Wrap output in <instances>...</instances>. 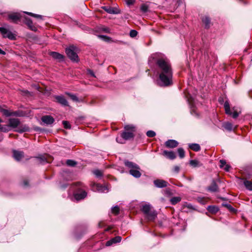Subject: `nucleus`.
Wrapping results in <instances>:
<instances>
[{
  "label": "nucleus",
  "instance_id": "obj_1",
  "mask_svg": "<svg viewBox=\"0 0 252 252\" xmlns=\"http://www.w3.org/2000/svg\"><path fill=\"white\" fill-rule=\"evenodd\" d=\"M156 64L158 74V85L164 87L172 85L173 72L170 61L165 57H159L156 59Z\"/></svg>",
  "mask_w": 252,
  "mask_h": 252
},
{
  "label": "nucleus",
  "instance_id": "obj_2",
  "mask_svg": "<svg viewBox=\"0 0 252 252\" xmlns=\"http://www.w3.org/2000/svg\"><path fill=\"white\" fill-rule=\"evenodd\" d=\"M124 130L120 134L121 138L125 140H130L135 137V133L136 131V127L132 125H126Z\"/></svg>",
  "mask_w": 252,
  "mask_h": 252
},
{
  "label": "nucleus",
  "instance_id": "obj_3",
  "mask_svg": "<svg viewBox=\"0 0 252 252\" xmlns=\"http://www.w3.org/2000/svg\"><path fill=\"white\" fill-rule=\"evenodd\" d=\"M124 163L126 166L130 168L129 173L130 175L136 178L140 177L141 176V173L140 172V168L137 164L127 160L125 161Z\"/></svg>",
  "mask_w": 252,
  "mask_h": 252
},
{
  "label": "nucleus",
  "instance_id": "obj_4",
  "mask_svg": "<svg viewBox=\"0 0 252 252\" xmlns=\"http://www.w3.org/2000/svg\"><path fill=\"white\" fill-rule=\"evenodd\" d=\"M76 50L77 47L73 45H71L67 47L65 51L68 58L74 62H78L79 61Z\"/></svg>",
  "mask_w": 252,
  "mask_h": 252
},
{
  "label": "nucleus",
  "instance_id": "obj_5",
  "mask_svg": "<svg viewBox=\"0 0 252 252\" xmlns=\"http://www.w3.org/2000/svg\"><path fill=\"white\" fill-rule=\"evenodd\" d=\"M37 159L38 164H44L46 163H50L53 160L52 158L47 155H40L38 157H35Z\"/></svg>",
  "mask_w": 252,
  "mask_h": 252
},
{
  "label": "nucleus",
  "instance_id": "obj_6",
  "mask_svg": "<svg viewBox=\"0 0 252 252\" xmlns=\"http://www.w3.org/2000/svg\"><path fill=\"white\" fill-rule=\"evenodd\" d=\"M0 32L3 38H8L11 40H14L16 38L15 35L5 28L0 27Z\"/></svg>",
  "mask_w": 252,
  "mask_h": 252
},
{
  "label": "nucleus",
  "instance_id": "obj_7",
  "mask_svg": "<svg viewBox=\"0 0 252 252\" xmlns=\"http://www.w3.org/2000/svg\"><path fill=\"white\" fill-rule=\"evenodd\" d=\"M87 192L82 189H78L76 192L74 193V197L77 201L84 199L87 196Z\"/></svg>",
  "mask_w": 252,
  "mask_h": 252
},
{
  "label": "nucleus",
  "instance_id": "obj_8",
  "mask_svg": "<svg viewBox=\"0 0 252 252\" xmlns=\"http://www.w3.org/2000/svg\"><path fill=\"white\" fill-rule=\"evenodd\" d=\"M22 17V16L19 13H13L9 14L8 16V19L14 23H17Z\"/></svg>",
  "mask_w": 252,
  "mask_h": 252
},
{
  "label": "nucleus",
  "instance_id": "obj_9",
  "mask_svg": "<svg viewBox=\"0 0 252 252\" xmlns=\"http://www.w3.org/2000/svg\"><path fill=\"white\" fill-rule=\"evenodd\" d=\"M101 8L109 14H116L120 13L119 9L110 6H103Z\"/></svg>",
  "mask_w": 252,
  "mask_h": 252
},
{
  "label": "nucleus",
  "instance_id": "obj_10",
  "mask_svg": "<svg viewBox=\"0 0 252 252\" xmlns=\"http://www.w3.org/2000/svg\"><path fill=\"white\" fill-rule=\"evenodd\" d=\"M24 23L28 27V28L32 31H36L37 30L36 28L33 25L32 20L27 17H23Z\"/></svg>",
  "mask_w": 252,
  "mask_h": 252
},
{
  "label": "nucleus",
  "instance_id": "obj_11",
  "mask_svg": "<svg viewBox=\"0 0 252 252\" xmlns=\"http://www.w3.org/2000/svg\"><path fill=\"white\" fill-rule=\"evenodd\" d=\"M158 213L157 211L154 209L146 213L145 215L146 219L149 221H154L157 217Z\"/></svg>",
  "mask_w": 252,
  "mask_h": 252
},
{
  "label": "nucleus",
  "instance_id": "obj_12",
  "mask_svg": "<svg viewBox=\"0 0 252 252\" xmlns=\"http://www.w3.org/2000/svg\"><path fill=\"white\" fill-rule=\"evenodd\" d=\"M9 124L7 126L15 128L17 127L20 124V121L17 118H10L8 120Z\"/></svg>",
  "mask_w": 252,
  "mask_h": 252
},
{
  "label": "nucleus",
  "instance_id": "obj_13",
  "mask_svg": "<svg viewBox=\"0 0 252 252\" xmlns=\"http://www.w3.org/2000/svg\"><path fill=\"white\" fill-rule=\"evenodd\" d=\"M41 120L42 122L47 125L52 124L55 120L53 117L50 115H45L41 117Z\"/></svg>",
  "mask_w": 252,
  "mask_h": 252
},
{
  "label": "nucleus",
  "instance_id": "obj_14",
  "mask_svg": "<svg viewBox=\"0 0 252 252\" xmlns=\"http://www.w3.org/2000/svg\"><path fill=\"white\" fill-rule=\"evenodd\" d=\"M207 189L211 192L219 191V189L215 180L212 181L211 185L207 187Z\"/></svg>",
  "mask_w": 252,
  "mask_h": 252
},
{
  "label": "nucleus",
  "instance_id": "obj_15",
  "mask_svg": "<svg viewBox=\"0 0 252 252\" xmlns=\"http://www.w3.org/2000/svg\"><path fill=\"white\" fill-rule=\"evenodd\" d=\"M154 184L156 187L162 188L167 186V182L164 180L157 179L154 181Z\"/></svg>",
  "mask_w": 252,
  "mask_h": 252
},
{
  "label": "nucleus",
  "instance_id": "obj_16",
  "mask_svg": "<svg viewBox=\"0 0 252 252\" xmlns=\"http://www.w3.org/2000/svg\"><path fill=\"white\" fill-rule=\"evenodd\" d=\"M13 155L14 158L17 161H20L24 157V153L23 151L13 150Z\"/></svg>",
  "mask_w": 252,
  "mask_h": 252
},
{
  "label": "nucleus",
  "instance_id": "obj_17",
  "mask_svg": "<svg viewBox=\"0 0 252 252\" xmlns=\"http://www.w3.org/2000/svg\"><path fill=\"white\" fill-rule=\"evenodd\" d=\"M165 145L168 148H174L178 146V142L175 140L170 139L165 143Z\"/></svg>",
  "mask_w": 252,
  "mask_h": 252
},
{
  "label": "nucleus",
  "instance_id": "obj_18",
  "mask_svg": "<svg viewBox=\"0 0 252 252\" xmlns=\"http://www.w3.org/2000/svg\"><path fill=\"white\" fill-rule=\"evenodd\" d=\"M122 240V237L119 236H116L111 240L108 241L106 243V246H110L112 245L113 244H116L117 243H119Z\"/></svg>",
  "mask_w": 252,
  "mask_h": 252
},
{
  "label": "nucleus",
  "instance_id": "obj_19",
  "mask_svg": "<svg viewBox=\"0 0 252 252\" xmlns=\"http://www.w3.org/2000/svg\"><path fill=\"white\" fill-rule=\"evenodd\" d=\"M55 98L58 102L63 106H68V102L65 97L63 95H57Z\"/></svg>",
  "mask_w": 252,
  "mask_h": 252
},
{
  "label": "nucleus",
  "instance_id": "obj_20",
  "mask_svg": "<svg viewBox=\"0 0 252 252\" xmlns=\"http://www.w3.org/2000/svg\"><path fill=\"white\" fill-rule=\"evenodd\" d=\"M50 55L56 60H58L59 61H63L64 59V56L58 52H51L50 53Z\"/></svg>",
  "mask_w": 252,
  "mask_h": 252
},
{
  "label": "nucleus",
  "instance_id": "obj_21",
  "mask_svg": "<svg viewBox=\"0 0 252 252\" xmlns=\"http://www.w3.org/2000/svg\"><path fill=\"white\" fill-rule=\"evenodd\" d=\"M162 155L167 158L172 160L175 159L176 157L175 153L173 151L164 150L163 152Z\"/></svg>",
  "mask_w": 252,
  "mask_h": 252
},
{
  "label": "nucleus",
  "instance_id": "obj_22",
  "mask_svg": "<svg viewBox=\"0 0 252 252\" xmlns=\"http://www.w3.org/2000/svg\"><path fill=\"white\" fill-rule=\"evenodd\" d=\"M30 128L26 125H22L18 127L15 131L19 133H23L24 132L29 131Z\"/></svg>",
  "mask_w": 252,
  "mask_h": 252
},
{
  "label": "nucleus",
  "instance_id": "obj_23",
  "mask_svg": "<svg viewBox=\"0 0 252 252\" xmlns=\"http://www.w3.org/2000/svg\"><path fill=\"white\" fill-rule=\"evenodd\" d=\"M153 209L152 207L150 204H145L142 206L141 208L142 212L145 215Z\"/></svg>",
  "mask_w": 252,
  "mask_h": 252
},
{
  "label": "nucleus",
  "instance_id": "obj_24",
  "mask_svg": "<svg viewBox=\"0 0 252 252\" xmlns=\"http://www.w3.org/2000/svg\"><path fill=\"white\" fill-rule=\"evenodd\" d=\"M202 21L205 25V28L209 29L210 27L211 24L210 19L208 17L205 16L202 19Z\"/></svg>",
  "mask_w": 252,
  "mask_h": 252
},
{
  "label": "nucleus",
  "instance_id": "obj_25",
  "mask_svg": "<svg viewBox=\"0 0 252 252\" xmlns=\"http://www.w3.org/2000/svg\"><path fill=\"white\" fill-rule=\"evenodd\" d=\"M189 147L190 149L195 152H198L200 150V146L198 144H189Z\"/></svg>",
  "mask_w": 252,
  "mask_h": 252
},
{
  "label": "nucleus",
  "instance_id": "obj_26",
  "mask_svg": "<svg viewBox=\"0 0 252 252\" xmlns=\"http://www.w3.org/2000/svg\"><path fill=\"white\" fill-rule=\"evenodd\" d=\"M10 116L22 117L24 113L22 111L18 110L16 111H10Z\"/></svg>",
  "mask_w": 252,
  "mask_h": 252
},
{
  "label": "nucleus",
  "instance_id": "obj_27",
  "mask_svg": "<svg viewBox=\"0 0 252 252\" xmlns=\"http://www.w3.org/2000/svg\"><path fill=\"white\" fill-rule=\"evenodd\" d=\"M224 107L225 109V111L226 114L231 115L232 114V113L231 112L229 103L228 101H226L224 102Z\"/></svg>",
  "mask_w": 252,
  "mask_h": 252
},
{
  "label": "nucleus",
  "instance_id": "obj_28",
  "mask_svg": "<svg viewBox=\"0 0 252 252\" xmlns=\"http://www.w3.org/2000/svg\"><path fill=\"white\" fill-rule=\"evenodd\" d=\"M207 210L211 213L215 214L219 211V209L217 207L215 206H209L207 207Z\"/></svg>",
  "mask_w": 252,
  "mask_h": 252
},
{
  "label": "nucleus",
  "instance_id": "obj_29",
  "mask_svg": "<svg viewBox=\"0 0 252 252\" xmlns=\"http://www.w3.org/2000/svg\"><path fill=\"white\" fill-rule=\"evenodd\" d=\"M181 200V197L179 196L173 197L170 199V202L172 205H175Z\"/></svg>",
  "mask_w": 252,
  "mask_h": 252
},
{
  "label": "nucleus",
  "instance_id": "obj_30",
  "mask_svg": "<svg viewBox=\"0 0 252 252\" xmlns=\"http://www.w3.org/2000/svg\"><path fill=\"white\" fill-rule=\"evenodd\" d=\"M244 185L247 189L249 190H252V182L248 180H245L244 182Z\"/></svg>",
  "mask_w": 252,
  "mask_h": 252
},
{
  "label": "nucleus",
  "instance_id": "obj_31",
  "mask_svg": "<svg viewBox=\"0 0 252 252\" xmlns=\"http://www.w3.org/2000/svg\"><path fill=\"white\" fill-rule=\"evenodd\" d=\"M223 127L228 131H231L233 128V125L231 123L227 122L223 124Z\"/></svg>",
  "mask_w": 252,
  "mask_h": 252
},
{
  "label": "nucleus",
  "instance_id": "obj_32",
  "mask_svg": "<svg viewBox=\"0 0 252 252\" xmlns=\"http://www.w3.org/2000/svg\"><path fill=\"white\" fill-rule=\"evenodd\" d=\"M65 94L68 96H69L73 101L76 102L79 101V99L76 95L68 92H65Z\"/></svg>",
  "mask_w": 252,
  "mask_h": 252
},
{
  "label": "nucleus",
  "instance_id": "obj_33",
  "mask_svg": "<svg viewBox=\"0 0 252 252\" xmlns=\"http://www.w3.org/2000/svg\"><path fill=\"white\" fill-rule=\"evenodd\" d=\"M0 112H1L3 115L6 117H10V111L8 110L3 108L2 107L0 106Z\"/></svg>",
  "mask_w": 252,
  "mask_h": 252
},
{
  "label": "nucleus",
  "instance_id": "obj_34",
  "mask_svg": "<svg viewBox=\"0 0 252 252\" xmlns=\"http://www.w3.org/2000/svg\"><path fill=\"white\" fill-rule=\"evenodd\" d=\"M222 206L227 208L231 212H236V210L229 204L222 203Z\"/></svg>",
  "mask_w": 252,
  "mask_h": 252
},
{
  "label": "nucleus",
  "instance_id": "obj_35",
  "mask_svg": "<svg viewBox=\"0 0 252 252\" xmlns=\"http://www.w3.org/2000/svg\"><path fill=\"white\" fill-rule=\"evenodd\" d=\"M178 153L179 156L181 158H183L185 157V151L182 148H179L178 149Z\"/></svg>",
  "mask_w": 252,
  "mask_h": 252
},
{
  "label": "nucleus",
  "instance_id": "obj_36",
  "mask_svg": "<svg viewBox=\"0 0 252 252\" xmlns=\"http://www.w3.org/2000/svg\"><path fill=\"white\" fill-rule=\"evenodd\" d=\"M140 9L143 12L146 13L148 11L149 6L146 4H143L140 7Z\"/></svg>",
  "mask_w": 252,
  "mask_h": 252
},
{
  "label": "nucleus",
  "instance_id": "obj_37",
  "mask_svg": "<svg viewBox=\"0 0 252 252\" xmlns=\"http://www.w3.org/2000/svg\"><path fill=\"white\" fill-rule=\"evenodd\" d=\"M111 211L112 213L118 215L119 213L120 208L118 206H115L112 208Z\"/></svg>",
  "mask_w": 252,
  "mask_h": 252
},
{
  "label": "nucleus",
  "instance_id": "obj_38",
  "mask_svg": "<svg viewBox=\"0 0 252 252\" xmlns=\"http://www.w3.org/2000/svg\"><path fill=\"white\" fill-rule=\"evenodd\" d=\"M66 163L68 166H74L76 165V162L71 159H67L66 161Z\"/></svg>",
  "mask_w": 252,
  "mask_h": 252
},
{
  "label": "nucleus",
  "instance_id": "obj_39",
  "mask_svg": "<svg viewBox=\"0 0 252 252\" xmlns=\"http://www.w3.org/2000/svg\"><path fill=\"white\" fill-rule=\"evenodd\" d=\"M146 135L148 137L152 138L156 136V132L153 130H149L147 132Z\"/></svg>",
  "mask_w": 252,
  "mask_h": 252
},
{
  "label": "nucleus",
  "instance_id": "obj_40",
  "mask_svg": "<svg viewBox=\"0 0 252 252\" xmlns=\"http://www.w3.org/2000/svg\"><path fill=\"white\" fill-rule=\"evenodd\" d=\"M63 125L64 128L66 129H70L71 128V126L68 122L66 121H63Z\"/></svg>",
  "mask_w": 252,
  "mask_h": 252
},
{
  "label": "nucleus",
  "instance_id": "obj_41",
  "mask_svg": "<svg viewBox=\"0 0 252 252\" xmlns=\"http://www.w3.org/2000/svg\"><path fill=\"white\" fill-rule=\"evenodd\" d=\"M190 164L193 166V167H196L198 165L199 162L197 160H191L189 161Z\"/></svg>",
  "mask_w": 252,
  "mask_h": 252
},
{
  "label": "nucleus",
  "instance_id": "obj_42",
  "mask_svg": "<svg viewBox=\"0 0 252 252\" xmlns=\"http://www.w3.org/2000/svg\"><path fill=\"white\" fill-rule=\"evenodd\" d=\"M138 34V32L134 30H131L129 32V35L131 37H135Z\"/></svg>",
  "mask_w": 252,
  "mask_h": 252
},
{
  "label": "nucleus",
  "instance_id": "obj_43",
  "mask_svg": "<svg viewBox=\"0 0 252 252\" xmlns=\"http://www.w3.org/2000/svg\"><path fill=\"white\" fill-rule=\"evenodd\" d=\"M94 174L98 177H101L103 175L102 172L99 170H95L94 171Z\"/></svg>",
  "mask_w": 252,
  "mask_h": 252
},
{
  "label": "nucleus",
  "instance_id": "obj_44",
  "mask_svg": "<svg viewBox=\"0 0 252 252\" xmlns=\"http://www.w3.org/2000/svg\"><path fill=\"white\" fill-rule=\"evenodd\" d=\"M220 168L223 167L226 164L225 160L221 159L220 160Z\"/></svg>",
  "mask_w": 252,
  "mask_h": 252
},
{
  "label": "nucleus",
  "instance_id": "obj_45",
  "mask_svg": "<svg viewBox=\"0 0 252 252\" xmlns=\"http://www.w3.org/2000/svg\"><path fill=\"white\" fill-rule=\"evenodd\" d=\"M87 72L89 74H90L91 76L94 77H95V74L94 72V71L91 69H88Z\"/></svg>",
  "mask_w": 252,
  "mask_h": 252
},
{
  "label": "nucleus",
  "instance_id": "obj_46",
  "mask_svg": "<svg viewBox=\"0 0 252 252\" xmlns=\"http://www.w3.org/2000/svg\"><path fill=\"white\" fill-rule=\"evenodd\" d=\"M173 170L175 173H178L180 171V167L178 166H175L173 167Z\"/></svg>",
  "mask_w": 252,
  "mask_h": 252
},
{
  "label": "nucleus",
  "instance_id": "obj_47",
  "mask_svg": "<svg viewBox=\"0 0 252 252\" xmlns=\"http://www.w3.org/2000/svg\"><path fill=\"white\" fill-rule=\"evenodd\" d=\"M126 2L127 5H130L135 2V0H126Z\"/></svg>",
  "mask_w": 252,
  "mask_h": 252
},
{
  "label": "nucleus",
  "instance_id": "obj_48",
  "mask_svg": "<svg viewBox=\"0 0 252 252\" xmlns=\"http://www.w3.org/2000/svg\"><path fill=\"white\" fill-rule=\"evenodd\" d=\"M231 115H232L233 118L236 119L238 117L239 114L237 111H234Z\"/></svg>",
  "mask_w": 252,
  "mask_h": 252
},
{
  "label": "nucleus",
  "instance_id": "obj_49",
  "mask_svg": "<svg viewBox=\"0 0 252 252\" xmlns=\"http://www.w3.org/2000/svg\"><path fill=\"white\" fill-rule=\"evenodd\" d=\"M32 17L36 18L42 19V16L41 15H38V14H36L33 13Z\"/></svg>",
  "mask_w": 252,
  "mask_h": 252
},
{
  "label": "nucleus",
  "instance_id": "obj_50",
  "mask_svg": "<svg viewBox=\"0 0 252 252\" xmlns=\"http://www.w3.org/2000/svg\"><path fill=\"white\" fill-rule=\"evenodd\" d=\"M230 166L228 165V164H226L224 167V169L225 171H229V169L230 168Z\"/></svg>",
  "mask_w": 252,
  "mask_h": 252
},
{
  "label": "nucleus",
  "instance_id": "obj_51",
  "mask_svg": "<svg viewBox=\"0 0 252 252\" xmlns=\"http://www.w3.org/2000/svg\"><path fill=\"white\" fill-rule=\"evenodd\" d=\"M184 206L186 207L189 209L192 208V205L190 204H188L187 203H186L185 204H184Z\"/></svg>",
  "mask_w": 252,
  "mask_h": 252
},
{
  "label": "nucleus",
  "instance_id": "obj_52",
  "mask_svg": "<svg viewBox=\"0 0 252 252\" xmlns=\"http://www.w3.org/2000/svg\"><path fill=\"white\" fill-rule=\"evenodd\" d=\"M23 93H24V94H26V95H32L31 93L30 92H29L28 91H27V90L24 91L23 92Z\"/></svg>",
  "mask_w": 252,
  "mask_h": 252
},
{
  "label": "nucleus",
  "instance_id": "obj_53",
  "mask_svg": "<svg viewBox=\"0 0 252 252\" xmlns=\"http://www.w3.org/2000/svg\"><path fill=\"white\" fill-rule=\"evenodd\" d=\"M23 184L24 186H28L29 185V183L27 180H24L23 182Z\"/></svg>",
  "mask_w": 252,
  "mask_h": 252
},
{
  "label": "nucleus",
  "instance_id": "obj_54",
  "mask_svg": "<svg viewBox=\"0 0 252 252\" xmlns=\"http://www.w3.org/2000/svg\"><path fill=\"white\" fill-rule=\"evenodd\" d=\"M116 141L118 143H122V144L123 143V142L122 141H121V139H119V138H116Z\"/></svg>",
  "mask_w": 252,
  "mask_h": 252
},
{
  "label": "nucleus",
  "instance_id": "obj_55",
  "mask_svg": "<svg viewBox=\"0 0 252 252\" xmlns=\"http://www.w3.org/2000/svg\"><path fill=\"white\" fill-rule=\"evenodd\" d=\"M0 54L1 55H5V52L3 51L2 50H1L0 48Z\"/></svg>",
  "mask_w": 252,
  "mask_h": 252
},
{
  "label": "nucleus",
  "instance_id": "obj_56",
  "mask_svg": "<svg viewBox=\"0 0 252 252\" xmlns=\"http://www.w3.org/2000/svg\"><path fill=\"white\" fill-rule=\"evenodd\" d=\"M25 13H26L27 14L29 15H30V16H32V17L33 14L32 13L29 12H25Z\"/></svg>",
  "mask_w": 252,
  "mask_h": 252
},
{
  "label": "nucleus",
  "instance_id": "obj_57",
  "mask_svg": "<svg viewBox=\"0 0 252 252\" xmlns=\"http://www.w3.org/2000/svg\"><path fill=\"white\" fill-rule=\"evenodd\" d=\"M103 31L105 32H109V29L108 28H105L103 29Z\"/></svg>",
  "mask_w": 252,
  "mask_h": 252
},
{
  "label": "nucleus",
  "instance_id": "obj_58",
  "mask_svg": "<svg viewBox=\"0 0 252 252\" xmlns=\"http://www.w3.org/2000/svg\"><path fill=\"white\" fill-rule=\"evenodd\" d=\"M100 37L102 38H107V39L109 38V37L106 35H101Z\"/></svg>",
  "mask_w": 252,
  "mask_h": 252
},
{
  "label": "nucleus",
  "instance_id": "obj_59",
  "mask_svg": "<svg viewBox=\"0 0 252 252\" xmlns=\"http://www.w3.org/2000/svg\"><path fill=\"white\" fill-rule=\"evenodd\" d=\"M76 185L77 186H79V187H82L81 186V184L80 183H76Z\"/></svg>",
  "mask_w": 252,
  "mask_h": 252
},
{
  "label": "nucleus",
  "instance_id": "obj_60",
  "mask_svg": "<svg viewBox=\"0 0 252 252\" xmlns=\"http://www.w3.org/2000/svg\"><path fill=\"white\" fill-rule=\"evenodd\" d=\"M109 229L110 228H107V229L105 230V231H108Z\"/></svg>",
  "mask_w": 252,
  "mask_h": 252
},
{
  "label": "nucleus",
  "instance_id": "obj_61",
  "mask_svg": "<svg viewBox=\"0 0 252 252\" xmlns=\"http://www.w3.org/2000/svg\"><path fill=\"white\" fill-rule=\"evenodd\" d=\"M221 199L222 200H224V198H221Z\"/></svg>",
  "mask_w": 252,
  "mask_h": 252
},
{
  "label": "nucleus",
  "instance_id": "obj_62",
  "mask_svg": "<svg viewBox=\"0 0 252 252\" xmlns=\"http://www.w3.org/2000/svg\"><path fill=\"white\" fill-rule=\"evenodd\" d=\"M99 226L100 227V223H99Z\"/></svg>",
  "mask_w": 252,
  "mask_h": 252
}]
</instances>
